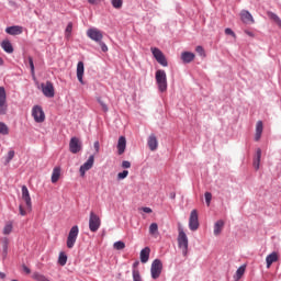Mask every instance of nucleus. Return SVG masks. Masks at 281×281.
<instances>
[{"mask_svg": "<svg viewBox=\"0 0 281 281\" xmlns=\"http://www.w3.org/2000/svg\"><path fill=\"white\" fill-rule=\"evenodd\" d=\"M188 235L183 231V227H178V247L182 250V256H188Z\"/></svg>", "mask_w": 281, "mask_h": 281, "instance_id": "1", "label": "nucleus"}, {"mask_svg": "<svg viewBox=\"0 0 281 281\" xmlns=\"http://www.w3.org/2000/svg\"><path fill=\"white\" fill-rule=\"evenodd\" d=\"M156 82L158 85V89L161 93L167 91L168 89V77L166 76V70H157L156 71Z\"/></svg>", "mask_w": 281, "mask_h": 281, "instance_id": "2", "label": "nucleus"}, {"mask_svg": "<svg viewBox=\"0 0 281 281\" xmlns=\"http://www.w3.org/2000/svg\"><path fill=\"white\" fill-rule=\"evenodd\" d=\"M78 234H80V228L78 227V225L72 226L69 231L66 241L68 249H74L76 240H78Z\"/></svg>", "mask_w": 281, "mask_h": 281, "instance_id": "3", "label": "nucleus"}, {"mask_svg": "<svg viewBox=\"0 0 281 281\" xmlns=\"http://www.w3.org/2000/svg\"><path fill=\"white\" fill-rule=\"evenodd\" d=\"M100 225H102V221L100 220V216L95 214L93 211L90 212L89 217V229L92 233L98 232L100 229Z\"/></svg>", "mask_w": 281, "mask_h": 281, "instance_id": "4", "label": "nucleus"}, {"mask_svg": "<svg viewBox=\"0 0 281 281\" xmlns=\"http://www.w3.org/2000/svg\"><path fill=\"white\" fill-rule=\"evenodd\" d=\"M150 50L154 58L157 60L159 65H161V67H168V59H166V55H164L161 49L157 47H151Z\"/></svg>", "mask_w": 281, "mask_h": 281, "instance_id": "5", "label": "nucleus"}, {"mask_svg": "<svg viewBox=\"0 0 281 281\" xmlns=\"http://www.w3.org/2000/svg\"><path fill=\"white\" fill-rule=\"evenodd\" d=\"M164 270V263L159 259H155L151 262L150 273L153 280H157L159 276H161V271Z\"/></svg>", "mask_w": 281, "mask_h": 281, "instance_id": "6", "label": "nucleus"}, {"mask_svg": "<svg viewBox=\"0 0 281 281\" xmlns=\"http://www.w3.org/2000/svg\"><path fill=\"white\" fill-rule=\"evenodd\" d=\"M8 113V95L5 93V88L0 87V115H5Z\"/></svg>", "mask_w": 281, "mask_h": 281, "instance_id": "7", "label": "nucleus"}, {"mask_svg": "<svg viewBox=\"0 0 281 281\" xmlns=\"http://www.w3.org/2000/svg\"><path fill=\"white\" fill-rule=\"evenodd\" d=\"M82 150V140H80V138L74 136L70 138L69 142V151L72 155H78V153H80Z\"/></svg>", "mask_w": 281, "mask_h": 281, "instance_id": "8", "label": "nucleus"}, {"mask_svg": "<svg viewBox=\"0 0 281 281\" xmlns=\"http://www.w3.org/2000/svg\"><path fill=\"white\" fill-rule=\"evenodd\" d=\"M94 162H95V156L90 155L88 160L83 165H81L79 168L80 177H85L88 170H91L93 168Z\"/></svg>", "mask_w": 281, "mask_h": 281, "instance_id": "9", "label": "nucleus"}, {"mask_svg": "<svg viewBox=\"0 0 281 281\" xmlns=\"http://www.w3.org/2000/svg\"><path fill=\"white\" fill-rule=\"evenodd\" d=\"M32 115L37 124L45 122V112L41 105L33 106Z\"/></svg>", "mask_w": 281, "mask_h": 281, "instance_id": "10", "label": "nucleus"}, {"mask_svg": "<svg viewBox=\"0 0 281 281\" xmlns=\"http://www.w3.org/2000/svg\"><path fill=\"white\" fill-rule=\"evenodd\" d=\"M88 38H91V41H94V43H100L102 38H104V35H102V31L98 30L97 27L89 29L87 31Z\"/></svg>", "mask_w": 281, "mask_h": 281, "instance_id": "11", "label": "nucleus"}, {"mask_svg": "<svg viewBox=\"0 0 281 281\" xmlns=\"http://www.w3.org/2000/svg\"><path fill=\"white\" fill-rule=\"evenodd\" d=\"M189 228L191 232L199 229V213L196 210H192L189 217Z\"/></svg>", "mask_w": 281, "mask_h": 281, "instance_id": "12", "label": "nucleus"}, {"mask_svg": "<svg viewBox=\"0 0 281 281\" xmlns=\"http://www.w3.org/2000/svg\"><path fill=\"white\" fill-rule=\"evenodd\" d=\"M42 93L45 95V98H54L56 95V92L54 91V83L52 81H46V83H42Z\"/></svg>", "mask_w": 281, "mask_h": 281, "instance_id": "13", "label": "nucleus"}, {"mask_svg": "<svg viewBox=\"0 0 281 281\" xmlns=\"http://www.w3.org/2000/svg\"><path fill=\"white\" fill-rule=\"evenodd\" d=\"M147 145L149 150H151L153 153H155V150H157V148H159V142L157 140V136H155V134H150L148 139H147Z\"/></svg>", "mask_w": 281, "mask_h": 281, "instance_id": "14", "label": "nucleus"}, {"mask_svg": "<svg viewBox=\"0 0 281 281\" xmlns=\"http://www.w3.org/2000/svg\"><path fill=\"white\" fill-rule=\"evenodd\" d=\"M22 199L23 201H25L26 207H29V210H32V198L30 196V190H27L26 186L22 187Z\"/></svg>", "mask_w": 281, "mask_h": 281, "instance_id": "15", "label": "nucleus"}, {"mask_svg": "<svg viewBox=\"0 0 281 281\" xmlns=\"http://www.w3.org/2000/svg\"><path fill=\"white\" fill-rule=\"evenodd\" d=\"M5 33L10 34V36H19L20 34H23V26H19V25L8 26L5 29Z\"/></svg>", "mask_w": 281, "mask_h": 281, "instance_id": "16", "label": "nucleus"}, {"mask_svg": "<svg viewBox=\"0 0 281 281\" xmlns=\"http://www.w3.org/2000/svg\"><path fill=\"white\" fill-rule=\"evenodd\" d=\"M85 76V63L78 61L77 64V79L79 80L80 85H85V80L82 79Z\"/></svg>", "mask_w": 281, "mask_h": 281, "instance_id": "17", "label": "nucleus"}, {"mask_svg": "<svg viewBox=\"0 0 281 281\" xmlns=\"http://www.w3.org/2000/svg\"><path fill=\"white\" fill-rule=\"evenodd\" d=\"M116 148H117L119 155H124V153L126 151V137L124 136L119 137Z\"/></svg>", "mask_w": 281, "mask_h": 281, "instance_id": "18", "label": "nucleus"}, {"mask_svg": "<svg viewBox=\"0 0 281 281\" xmlns=\"http://www.w3.org/2000/svg\"><path fill=\"white\" fill-rule=\"evenodd\" d=\"M240 19L243 23L249 24V23H255L254 15L247 10H243L240 12Z\"/></svg>", "mask_w": 281, "mask_h": 281, "instance_id": "19", "label": "nucleus"}, {"mask_svg": "<svg viewBox=\"0 0 281 281\" xmlns=\"http://www.w3.org/2000/svg\"><path fill=\"white\" fill-rule=\"evenodd\" d=\"M263 130L265 126L262 124V121H258L256 124L255 142H260V137H262Z\"/></svg>", "mask_w": 281, "mask_h": 281, "instance_id": "20", "label": "nucleus"}, {"mask_svg": "<svg viewBox=\"0 0 281 281\" xmlns=\"http://www.w3.org/2000/svg\"><path fill=\"white\" fill-rule=\"evenodd\" d=\"M262 158V149L257 148L256 155L254 158V168L255 170H260V159Z\"/></svg>", "mask_w": 281, "mask_h": 281, "instance_id": "21", "label": "nucleus"}, {"mask_svg": "<svg viewBox=\"0 0 281 281\" xmlns=\"http://www.w3.org/2000/svg\"><path fill=\"white\" fill-rule=\"evenodd\" d=\"M150 258V247H145L144 249L140 250V262L143 265H146Z\"/></svg>", "mask_w": 281, "mask_h": 281, "instance_id": "22", "label": "nucleus"}, {"mask_svg": "<svg viewBox=\"0 0 281 281\" xmlns=\"http://www.w3.org/2000/svg\"><path fill=\"white\" fill-rule=\"evenodd\" d=\"M181 60L188 65L190 63H192V60H194V53H191V52H183L181 54Z\"/></svg>", "mask_w": 281, "mask_h": 281, "instance_id": "23", "label": "nucleus"}, {"mask_svg": "<svg viewBox=\"0 0 281 281\" xmlns=\"http://www.w3.org/2000/svg\"><path fill=\"white\" fill-rule=\"evenodd\" d=\"M223 227H225V222L223 220L217 221L214 224V231H213L214 236H220L221 232H223Z\"/></svg>", "mask_w": 281, "mask_h": 281, "instance_id": "24", "label": "nucleus"}, {"mask_svg": "<svg viewBox=\"0 0 281 281\" xmlns=\"http://www.w3.org/2000/svg\"><path fill=\"white\" fill-rule=\"evenodd\" d=\"M1 47L7 54H12L14 52L12 43L8 40L1 42Z\"/></svg>", "mask_w": 281, "mask_h": 281, "instance_id": "25", "label": "nucleus"}, {"mask_svg": "<svg viewBox=\"0 0 281 281\" xmlns=\"http://www.w3.org/2000/svg\"><path fill=\"white\" fill-rule=\"evenodd\" d=\"M266 262H267V269L271 267L272 262H278V252L273 251L270 255H268L266 258Z\"/></svg>", "mask_w": 281, "mask_h": 281, "instance_id": "26", "label": "nucleus"}, {"mask_svg": "<svg viewBox=\"0 0 281 281\" xmlns=\"http://www.w3.org/2000/svg\"><path fill=\"white\" fill-rule=\"evenodd\" d=\"M58 179H60V167H55L52 173V183H58Z\"/></svg>", "mask_w": 281, "mask_h": 281, "instance_id": "27", "label": "nucleus"}, {"mask_svg": "<svg viewBox=\"0 0 281 281\" xmlns=\"http://www.w3.org/2000/svg\"><path fill=\"white\" fill-rule=\"evenodd\" d=\"M267 15L269 16V19H271V21L277 23L279 27H281V20H280V16H278V14L273 13L272 11H268Z\"/></svg>", "mask_w": 281, "mask_h": 281, "instance_id": "28", "label": "nucleus"}, {"mask_svg": "<svg viewBox=\"0 0 281 281\" xmlns=\"http://www.w3.org/2000/svg\"><path fill=\"white\" fill-rule=\"evenodd\" d=\"M14 228V225L12 222H7V224L3 227V234L4 236H10L12 234V229Z\"/></svg>", "mask_w": 281, "mask_h": 281, "instance_id": "29", "label": "nucleus"}, {"mask_svg": "<svg viewBox=\"0 0 281 281\" xmlns=\"http://www.w3.org/2000/svg\"><path fill=\"white\" fill-rule=\"evenodd\" d=\"M9 240L8 238L3 239L2 241V258L3 260H5V258H8V245H9Z\"/></svg>", "mask_w": 281, "mask_h": 281, "instance_id": "30", "label": "nucleus"}, {"mask_svg": "<svg viewBox=\"0 0 281 281\" xmlns=\"http://www.w3.org/2000/svg\"><path fill=\"white\" fill-rule=\"evenodd\" d=\"M33 280L36 281H49V279H47V277H45V274H42L41 272H34L32 274Z\"/></svg>", "mask_w": 281, "mask_h": 281, "instance_id": "31", "label": "nucleus"}, {"mask_svg": "<svg viewBox=\"0 0 281 281\" xmlns=\"http://www.w3.org/2000/svg\"><path fill=\"white\" fill-rule=\"evenodd\" d=\"M0 135H10V127L3 122H0Z\"/></svg>", "mask_w": 281, "mask_h": 281, "instance_id": "32", "label": "nucleus"}, {"mask_svg": "<svg viewBox=\"0 0 281 281\" xmlns=\"http://www.w3.org/2000/svg\"><path fill=\"white\" fill-rule=\"evenodd\" d=\"M58 263L60 265V267H65V265H67V254L63 251L59 252Z\"/></svg>", "mask_w": 281, "mask_h": 281, "instance_id": "33", "label": "nucleus"}, {"mask_svg": "<svg viewBox=\"0 0 281 281\" xmlns=\"http://www.w3.org/2000/svg\"><path fill=\"white\" fill-rule=\"evenodd\" d=\"M159 232V225H157V223H151L149 226V234L151 236H155V234H158Z\"/></svg>", "mask_w": 281, "mask_h": 281, "instance_id": "34", "label": "nucleus"}, {"mask_svg": "<svg viewBox=\"0 0 281 281\" xmlns=\"http://www.w3.org/2000/svg\"><path fill=\"white\" fill-rule=\"evenodd\" d=\"M14 155H15L14 150L8 151V155L4 159V166H8V164H10V161H12L14 159Z\"/></svg>", "mask_w": 281, "mask_h": 281, "instance_id": "35", "label": "nucleus"}, {"mask_svg": "<svg viewBox=\"0 0 281 281\" xmlns=\"http://www.w3.org/2000/svg\"><path fill=\"white\" fill-rule=\"evenodd\" d=\"M114 249H116L117 251H122V249L126 248V244L122 240L115 241L113 245Z\"/></svg>", "mask_w": 281, "mask_h": 281, "instance_id": "36", "label": "nucleus"}, {"mask_svg": "<svg viewBox=\"0 0 281 281\" xmlns=\"http://www.w3.org/2000/svg\"><path fill=\"white\" fill-rule=\"evenodd\" d=\"M246 266H240L236 271V280H240L245 276Z\"/></svg>", "mask_w": 281, "mask_h": 281, "instance_id": "37", "label": "nucleus"}, {"mask_svg": "<svg viewBox=\"0 0 281 281\" xmlns=\"http://www.w3.org/2000/svg\"><path fill=\"white\" fill-rule=\"evenodd\" d=\"M97 102L100 104V106L102 108V111L104 112V113H109V105H106L105 103H104V101L102 100V98H97Z\"/></svg>", "mask_w": 281, "mask_h": 281, "instance_id": "38", "label": "nucleus"}, {"mask_svg": "<svg viewBox=\"0 0 281 281\" xmlns=\"http://www.w3.org/2000/svg\"><path fill=\"white\" fill-rule=\"evenodd\" d=\"M132 276H133V281H142V274H139V270L133 269Z\"/></svg>", "mask_w": 281, "mask_h": 281, "instance_id": "39", "label": "nucleus"}, {"mask_svg": "<svg viewBox=\"0 0 281 281\" xmlns=\"http://www.w3.org/2000/svg\"><path fill=\"white\" fill-rule=\"evenodd\" d=\"M111 3L112 7L115 8V10H120L124 2L122 0H111Z\"/></svg>", "mask_w": 281, "mask_h": 281, "instance_id": "40", "label": "nucleus"}, {"mask_svg": "<svg viewBox=\"0 0 281 281\" xmlns=\"http://www.w3.org/2000/svg\"><path fill=\"white\" fill-rule=\"evenodd\" d=\"M72 30H74V23L69 22V23L67 24V26H66V30H65L67 37L71 36Z\"/></svg>", "mask_w": 281, "mask_h": 281, "instance_id": "41", "label": "nucleus"}, {"mask_svg": "<svg viewBox=\"0 0 281 281\" xmlns=\"http://www.w3.org/2000/svg\"><path fill=\"white\" fill-rule=\"evenodd\" d=\"M126 177H128V170H123L122 172L117 173V180L122 181L124 179H126Z\"/></svg>", "mask_w": 281, "mask_h": 281, "instance_id": "42", "label": "nucleus"}, {"mask_svg": "<svg viewBox=\"0 0 281 281\" xmlns=\"http://www.w3.org/2000/svg\"><path fill=\"white\" fill-rule=\"evenodd\" d=\"M29 65H30V69H31V75L35 76L34 59L32 58V56H29Z\"/></svg>", "mask_w": 281, "mask_h": 281, "instance_id": "43", "label": "nucleus"}, {"mask_svg": "<svg viewBox=\"0 0 281 281\" xmlns=\"http://www.w3.org/2000/svg\"><path fill=\"white\" fill-rule=\"evenodd\" d=\"M204 199L207 207H210V204L212 203V194L210 192L204 193Z\"/></svg>", "mask_w": 281, "mask_h": 281, "instance_id": "44", "label": "nucleus"}, {"mask_svg": "<svg viewBox=\"0 0 281 281\" xmlns=\"http://www.w3.org/2000/svg\"><path fill=\"white\" fill-rule=\"evenodd\" d=\"M99 45L101 47V52H109V46L102 40L99 42Z\"/></svg>", "mask_w": 281, "mask_h": 281, "instance_id": "45", "label": "nucleus"}, {"mask_svg": "<svg viewBox=\"0 0 281 281\" xmlns=\"http://www.w3.org/2000/svg\"><path fill=\"white\" fill-rule=\"evenodd\" d=\"M225 34L227 36H233V37H236V33H234V31L229 27L225 29Z\"/></svg>", "mask_w": 281, "mask_h": 281, "instance_id": "46", "label": "nucleus"}, {"mask_svg": "<svg viewBox=\"0 0 281 281\" xmlns=\"http://www.w3.org/2000/svg\"><path fill=\"white\" fill-rule=\"evenodd\" d=\"M195 50L200 56H205V49H203V46H196Z\"/></svg>", "mask_w": 281, "mask_h": 281, "instance_id": "47", "label": "nucleus"}, {"mask_svg": "<svg viewBox=\"0 0 281 281\" xmlns=\"http://www.w3.org/2000/svg\"><path fill=\"white\" fill-rule=\"evenodd\" d=\"M143 212H145V214H153V209L148 207V206H144L140 209Z\"/></svg>", "mask_w": 281, "mask_h": 281, "instance_id": "48", "label": "nucleus"}, {"mask_svg": "<svg viewBox=\"0 0 281 281\" xmlns=\"http://www.w3.org/2000/svg\"><path fill=\"white\" fill-rule=\"evenodd\" d=\"M22 269H23L24 273H26L27 276H30V273H32V270L25 265L22 266Z\"/></svg>", "mask_w": 281, "mask_h": 281, "instance_id": "49", "label": "nucleus"}, {"mask_svg": "<svg viewBox=\"0 0 281 281\" xmlns=\"http://www.w3.org/2000/svg\"><path fill=\"white\" fill-rule=\"evenodd\" d=\"M122 168H131V161H128V160H123V161H122Z\"/></svg>", "mask_w": 281, "mask_h": 281, "instance_id": "50", "label": "nucleus"}, {"mask_svg": "<svg viewBox=\"0 0 281 281\" xmlns=\"http://www.w3.org/2000/svg\"><path fill=\"white\" fill-rule=\"evenodd\" d=\"M94 150H95V153H100V142H94Z\"/></svg>", "mask_w": 281, "mask_h": 281, "instance_id": "51", "label": "nucleus"}, {"mask_svg": "<svg viewBox=\"0 0 281 281\" xmlns=\"http://www.w3.org/2000/svg\"><path fill=\"white\" fill-rule=\"evenodd\" d=\"M19 211H20L21 216H25V214H27V212H25V210L23 209V205L19 206Z\"/></svg>", "mask_w": 281, "mask_h": 281, "instance_id": "52", "label": "nucleus"}, {"mask_svg": "<svg viewBox=\"0 0 281 281\" xmlns=\"http://www.w3.org/2000/svg\"><path fill=\"white\" fill-rule=\"evenodd\" d=\"M90 5H98L99 0H87Z\"/></svg>", "mask_w": 281, "mask_h": 281, "instance_id": "53", "label": "nucleus"}, {"mask_svg": "<svg viewBox=\"0 0 281 281\" xmlns=\"http://www.w3.org/2000/svg\"><path fill=\"white\" fill-rule=\"evenodd\" d=\"M245 34H247V36H250L251 38H254V32H251V31H245Z\"/></svg>", "mask_w": 281, "mask_h": 281, "instance_id": "54", "label": "nucleus"}, {"mask_svg": "<svg viewBox=\"0 0 281 281\" xmlns=\"http://www.w3.org/2000/svg\"><path fill=\"white\" fill-rule=\"evenodd\" d=\"M169 199H172V200L177 199V193L171 192V193L169 194Z\"/></svg>", "mask_w": 281, "mask_h": 281, "instance_id": "55", "label": "nucleus"}, {"mask_svg": "<svg viewBox=\"0 0 281 281\" xmlns=\"http://www.w3.org/2000/svg\"><path fill=\"white\" fill-rule=\"evenodd\" d=\"M139 267V261H135L134 263H133V269H137Z\"/></svg>", "mask_w": 281, "mask_h": 281, "instance_id": "56", "label": "nucleus"}, {"mask_svg": "<svg viewBox=\"0 0 281 281\" xmlns=\"http://www.w3.org/2000/svg\"><path fill=\"white\" fill-rule=\"evenodd\" d=\"M0 278H1V280H3L5 278V273L4 272H0Z\"/></svg>", "mask_w": 281, "mask_h": 281, "instance_id": "57", "label": "nucleus"}, {"mask_svg": "<svg viewBox=\"0 0 281 281\" xmlns=\"http://www.w3.org/2000/svg\"><path fill=\"white\" fill-rule=\"evenodd\" d=\"M3 66V58L0 57V67Z\"/></svg>", "mask_w": 281, "mask_h": 281, "instance_id": "58", "label": "nucleus"}]
</instances>
